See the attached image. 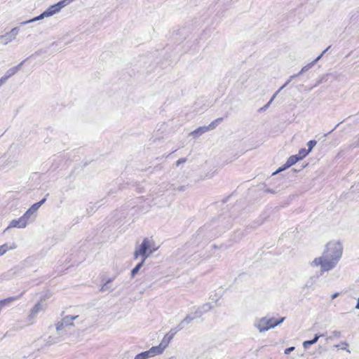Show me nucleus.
<instances>
[{"instance_id":"obj_1","label":"nucleus","mask_w":359,"mask_h":359,"mask_svg":"<svg viewBox=\"0 0 359 359\" xmlns=\"http://www.w3.org/2000/svg\"><path fill=\"white\" fill-rule=\"evenodd\" d=\"M342 253V245L337 241H330L326 244L322 255L315 258L311 266H320L321 273L330 271L337 266Z\"/></svg>"},{"instance_id":"obj_2","label":"nucleus","mask_w":359,"mask_h":359,"mask_svg":"<svg viewBox=\"0 0 359 359\" xmlns=\"http://www.w3.org/2000/svg\"><path fill=\"white\" fill-rule=\"evenodd\" d=\"M156 250L155 240L152 237L144 238L141 243L136 244L133 252V259L135 260L146 261Z\"/></svg>"},{"instance_id":"obj_3","label":"nucleus","mask_w":359,"mask_h":359,"mask_svg":"<svg viewBox=\"0 0 359 359\" xmlns=\"http://www.w3.org/2000/svg\"><path fill=\"white\" fill-rule=\"evenodd\" d=\"M285 320V318L283 317L280 320H276L273 318H262L257 320L255 322V326L259 330V332H265L268 330L273 328L278 325L282 323Z\"/></svg>"},{"instance_id":"obj_4","label":"nucleus","mask_w":359,"mask_h":359,"mask_svg":"<svg viewBox=\"0 0 359 359\" xmlns=\"http://www.w3.org/2000/svg\"><path fill=\"white\" fill-rule=\"evenodd\" d=\"M57 337H51L50 336L47 340V344H53L60 341V338L65 335L69 330L67 325L63 323L62 320L58 321L55 324Z\"/></svg>"},{"instance_id":"obj_5","label":"nucleus","mask_w":359,"mask_h":359,"mask_svg":"<svg viewBox=\"0 0 359 359\" xmlns=\"http://www.w3.org/2000/svg\"><path fill=\"white\" fill-rule=\"evenodd\" d=\"M178 332L177 328H172L162 339L158 344V354L162 353L169 345L171 340Z\"/></svg>"},{"instance_id":"obj_6","label":"nucleus","mask_w":359,"mask_h":359,"mask_svg":"<svg viewBox=\"0 0 359 359\" xmlns=\"http://www.w3.org/2000/svg\"><path fill=\"white\" fill-rule=\"evenodd\" d=\"M20 32V29L17 27L13 28L4 34L0 35V42L4 45H7L15 39Z\"/></svg>"},{"instance_id":"obj_7","label":"nucleus","mask_w":359,"mask_h":359,"mask_svg":"<svg viewBox=\"0 0 359 359\" xmlns=\"http://www.w3.org/2000/svg\"><path fill=\"white\" fill-rule=\"evenodd\" d=\"M46 297H43L30 310L29 318H34L39 313L46 309V305L43 303ZM48 298V297H47Z\"/></svg>"},{"instance_id":"obj_8","label":"nucleus","mask_w":359,"mask_h":359,"mask_svg":"<svg viewBox=\"0 0 359 359\" xmlns=\"http://www.w3.org/2000/svg\"><path fill=\"white\" fill-rule=\"evenodd\" d=\"M27 224H28L23 219L22 216H21L17 219L11 220L9 223V225L5 229V231H8L11 228L24 229L27 226Z\"/></svg>"},{"instance_id":"obj_9","label":"nucleus","mask_w":359,"mask_h":359,"mask_svg":"<svg viewBox=\"0 0 359 359\" xmlns=\"http://www.w3.org/2000/svg\"><path fill=\"white\" fill-rule=\"evenodd\" d=\"M25 60L21 62L19 65L15 67H13L9 69H8L5 74V75L1 78V80H4V83H5L10 77L15 75L20 69L21 66L24 63Z\"/></svg>"},{"instance_id":"obj_10","label":"nucleus","mask_w":359,"mask_h":359,"mask_svg":"<svg viewBox=\"0 0 359 359\" xmlns=\"http://www.w3.org/2000/svg\"><path fill=\"white\" fill-rule=\"evenodd\" d=\"M329 48L330 47H328L325 50H323L322 52V53L318 57H317L316 59H315L313 61H312L311 63H309V65L303 67L302 69H301V71L297 74V75H301L302 73H304V72L308 71L309 69H310L316 64V62L317 61H318L322 57V56L326 53V51L329 49Z\"/></svg>"},{"instance_id":"obj_11","label":"nucleus","mask_w":359,"mask_h":359,"mask_svg":"<svg viewBox=\"0 0 359 359\" xmlns=\"http://www.w3.org/2000/svg\"><path fill=\"white\" fill-rule=\"evenodd\" d=\"M17 248V245L15 243L11 244L4 243L0 245V256L4 255L8 250H14Z\"/></svg>"},{"instance_id":"obj_12","label":"nucleus","mask_w":359,"mask_h":359,"mask_svg":"<svg viewBox=\"0 0 359 359\" xmlns=\"http://www.w3.org/2000/svg\"><path fill=\"white\" fill-rule=\"evenodd\" d=\"M78 318V315H68L65 316L62 320L63 323L67 325V327L69 329L72 326L74 325L73 321Z\"/></svg>"},{"instance_id":"obj_13","label":"nucleus","mask_w":359,"mask_h":359,"mask_svg":"<svg viewBox=\"0 0 359 359\" xmlns=\"http://www.w3.org/2000/svg\"><path fill=\"white\" fill-rule=\"evenodd\" d=\"M22 216L25 222L29 224L35 219L36 214L28 209Z\"/></svg>"},{"instance_id":"obj_14","label":"nucleus","mask_w":359,"mask_h":359,"mask_svg":"<svg viewBox=\"0 0 359 359\" xmlns=\"http://www.w3.org/2000/svg\"><path fill=\"white\" fill-rule=\"evenodd\" d=\"M144 359H149L157 355V346H152L149 350L141 353Z\"/></svg>"},{"instance_id":"obj_15","label":"nucleus","mask_w":359,"mask_h":359,"mask_svg":"<svg viewBox=\"0 0 359 359\" xmlns=\"http://www.w3.org/2000/svg\"><path fill=\"white\" fill-rule=\"evenodd\" d=\"M298 161H299V158H298L297 155L291 156L287 161V162L285 164V166L283 168H280L277 172L283 170L285 169L286 168H289L294 164H295Z\"/></svg>"},{"instance_id":"obj_16","label":"nucleus","mask_w":359,"mask_h":359,"mask_svg":"<svg viewBox=\"0 0 359 359\" xmlns=\"http://www.w3.org/2000/svg\"><path fill=\"white\" fill-rule=\"evenodd\" d=\"M140 262L138 264L132 269L131 271V277L134 278L135 275L139 272L142 266L144 265L145 261H142V259H139Z\"/></svg>"},{"instance_id":"obj_17","label":"nucleus","mask_w":359,"mask_h":359,"mask_svg":"<svg viewBox=\"0 0 359 359\" xmlns=\"http://www.w3.org/2000/svg\"><path fill=\"white\" fill-rule=\"evenodd\" d=\"M320 336L321 335L316 334L313 339L304 341L303 342L304 348L307 349L309 348L310 346L316 344L318 341V340Z\"/></svg>"},{"instance_id":"obj_18","label":"nucleus","mask_w":359,"mask_h":359,"mask_svg":"<svg viewBox=\"0 0 359 359\" xmlns=\"http://www.w3.org/2000/svg\"><path fill=\"white\" fill-rule=\"evenodd\" d=\"M222 120H223L222 118H217L215 121H212L208 126H205V128H206V130L209 131V130L215 129V127L217 126V124L219 123L220 122H222Z\"/></svg>"},{"instance_id":"obj_19","label":"nucleus","mask_w":359,"mask_h":359,"mask_svg":"<svg viewBox=\"0 0 359 359\" xmlns=\"http://www.w3.org/2000/svg\"><path fill=\"white\" fill-rule=\"evenodd\" d=\"M195 318L196 316H191L190 315L187 316L179 324L180 328L178 329V330L182 329L184 327V324L190 323Z\"/></svg>"},{"instance_id":"obj_20","label":"nucleus","mask_w":359,"mask_h":359,"mask_svg":"<svg viewBox=\"0 0 359 359\" xmlns=\"http://www.w3.org/2000/svg\"><path fill=\"white\" fill-rule=\"evenodd\" d=\"M59 11H57L56 6L55 5L50 6L47 10L44 11L45 15H46L47 17L52 16L56 13H57Z\"/></svg>"},{"instance_id":"obj_21","label":"nucleus","mask_w":359,"mask_h":359,"mask_svg":"<svg viewBox=\"0 0 359 359\" xmlns=\"http://www.w3.org/2000/svg\"><path fill=\"white\" fill-rule=\"evenodd\" d=\"M45 201L46 198H43L39 202L33 204L29 209L36 214L37 210L45 203Z\"/></svg>"},{"instance_id":"obj_22","label":"nucleus","mask_w":359,"mask_h":359,"mask_svg":"<svg viewBox=\"0 0 359 359\" xmlns=\"http://www.w3.org/2000/svg\"><path fill=\"white\" fill-rule=\"evenodd\" d=\"M206 132H208V131L206 130V128H205V126H201V127H199V128H196V130H193L190 133V135H201L202 134H203Z\"/></svg>"},{"instance_id":"obj_23","label":"nucleus","mask_w":359,"mask_h":359,"mask_svg":"<svg viewBox=\"0 0 359 359\" xmlns=\"http://www.w3.org/2000/svg\"><path fill=\"white\" fill-rule=\"evenodd\" d=\"M44 18H47V16H46V15H45V13L43 12L41 15H39V16H37L36 18H34L31 20L21 22V25H26V24H28V23L40 20L43 19Z\"/></svg>"},{"instance_id":"obj_24","label":"nucleus","mask_w":359,"mask_h":359,"mask_svg":"<svg viewBox=\"0 0 359 359\" xmlns=\"http://www.w3.org/2000/svg\"><path fill=\"white\" fill-rule=\"evenodd\" d=\"M54 5H55V6H56L57 11L60 12V11L62 8H64V7L67 6V5H69V3L66 0H62V1H59L58 3L54 4Z\"/></svg>"},{"instance_id":"obj_25","label":"nucleus","mask_w":359,"mask_h":359,"mask_svg":"<svg viewBox=\"0 0 359 359\" xmlns=\"http://www.w3.org/2000/svg\"><path fill=\"white\" fill-rule=\"evenodd\" d=\"M111 281V279L108 280L100 288L101 292H105L107 290H112L110 285H109V283Z\"/></svg>"},{"instance_id":"obj_26","label":"nucleus","mask_w":359,"mask_h":359,"mask_svg":"<svg viewBox=\"0 0 359 359\" xmlns=\"http://www.w3.org/2000/svg\"><path fill=\"white\" fill-rule=\"evenodd\" d=\"M309 151L308 150H306L305 149H302L299 151L298 158H299V160L302 159L304 157H305Z\"/></svg>"},{"instance_id":"obj_27","label":"nucleus","mask_w":359,"mask_h":359,"mask_svg":"<svg viewBox=\"0 0 359 359\" xmlns=\"http://www.w3.org/2000/svg\"><path fill=\"white\" fill-rule=\"evenodd\" d=\"M279 93H280V90H277L275 93V94L272 96V97L271 98L269 102L262 109H264V110L266 109Z\"/></svg>"},{"instance_id":"obj_28","label":"nucleus","mask_w":359,"mask_h":359,"mask_svg":"<svg viewBox=\"0 0 359 359\" xmlns=\"http://www.w3.org/2000/svg\"><path fill=\"white\" fill-rule=\"evenodd\" d=\"M236 233V235L235 236V238H233V240L235 242H238L243 237L244 233L243 231H237Z\"/></svg>"},{"instance_id":"obj_29","label":"nucleus","mask_w":359,"mask_h":359,"mask_svg":"<svg viewBox=\"0 0 359 359\" xmlns=\"http://www.w3.org/2000/svg\"><path fill=\"white\" fill-rule=\"evenodd\" d=\"M316 140H310L308 143H307V146L309 147L308 149V151L310 152L311 151L312 149L316 146Z\"/></svg>"},{"instance_id":"obj_30","label":"nucleus","mask_w":359,"mask_h":359,"mask_svg":"<svg viewBox=\"0 0 359 359\" xmlns=\"http://www.w3.org/2000/svg\"><path fill=\"white\" fill-rule=\"evenodd\" d=\"M315 282V278L313 277H311L305 284V287H310Z\"/></svg>"},{"instance_id":"obj_31","label":"nucleus","mask_w":359,"mask_h":359,"mask_svg":"<svg viewBox=\"0 0 359 359\" xmlns=\"http://www.w3.org/2000/svg\"><path fill=\"white\" fill-rule=\"evenodd\" d=\"M187 161L186 158H182L176 162V165L179 167L181 164L184 163Z\"/></svg>"},{"instance_id":"obj_32","label":"nucleus","mask_w":359,"mask_h":359,"mask_svg":"<svg viewBox=\"0 0 359 359\" xmlns=\"http://www.w3.org/2000/svg\"><path fill=\"white\" fill-rule=\"evenodd\" d=\"M294 349V346H292V347H289L287 348H286L284 351L285 354L286 355H288L290 354L293 350Z\"/></svg>"},{"instance_id":"obj_33","label":"nucleus","mask_w":359,"mask_h":359,"mask_svg":"<svg viewBox=\"0 0 359 359\" xmlns=\"http://www.w3.org/2000/svg\"><path fill=\"white\" fill-rule=\"evenodd\" d=\"M292 80H290V79L287 81V82L280 88V91L283 89L285 87H286L287 86V84L291 81Z\"/></svg>"},{"instance_id":"obj_34","label":"nucleus","mask_w":359,"mask_h":359,"mask_svg":"<svg viewBox=\"0 0 359 359\" xmlns=\"http://www.w3.org/2000/svg\"><path fill=\"white\" fill-rule=\"evenodd\" d=\"M134 359H144L142 354L140 353L137 354Z\"/></svg>"},{"instance_id":"obj_35","label":"nucleus","mask_w":359,"mask_h":359,"mask_svg":"<svg viewBox=\"0 0 359 359\" xmlns=\"http://www.w3.org/2000/svg\"><path fill=\"white\" fill-rule=\"evenodd\" d=\"M299 76V75H297V74H294V75H292V76H290V80H292L294 78H295V77H297V76Z\"/></svg>"},{"instance_id":"obj_36","label":"nucleus","mask_w":359,"mask_h":359,"mask_svg":"<svg viewBox=\"0 0 359 359\" xmlns=\"http://www.w3.org/2000/svg\"><path fill=\"white\" fill-rule=\"evenodd\" d=\"M355 308L356 309H359V298L358 299L357 304H356Z\"/></svg>"},{"instance_id":"obj_37","label":"nucleus","mask_w":359,"mask_h":359,"mask_svg":"<svg viewBox=\"0 0 359 359\" xmlns=\"http://www.w3.org/2000/svg\"><path fill=\"white\" fill-rule=\"evenodd\" d=\"M338 296V293H335L332 295V299L336 298Z\"/></svg>"},{"instance_id":"obj_38","label":"nucleus","mask_w":359,"mask_h":359,"mask_svg":"<svg viewBox=\"0 0 359 359\" xmlns=\"http://www.w3.org/2000/svg\"><path fill=\"white\" fill-rule=\"evenodd\" d=\"M4 83V80H1V79H0V87H1Z\"/></svg>"}]
</instances>
